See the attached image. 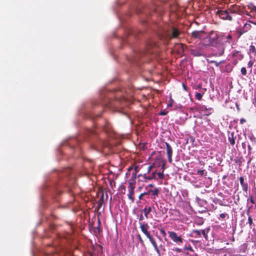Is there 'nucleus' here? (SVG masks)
Listing matches in <instances>:
<instances>
[{
    "instance_id": "nucleus-1",
    "label": "nucleus",
    "mask_w": 256,
    "mask_h": 256,
    "mask_svg": "<svg viewBox=\"0 0 256 256\" xmlns=\"http://www.w3.org/2000/svg\"><path fill=\"white\" fill-rule=\"evenodd\" d=\"M54 180H52V187L51 190H56L58 193L60 191L58 189V185L66 186L70 188L75 182L74 176L72 174L71 168H65L53 174Z\"/></svg>"
},
{
    "instance_id": "nucleus-2",
    "label": "nucleus",
    "mask_w": 256,
    "mask_h": 256,
    "mask_svg": "<svg viewBox=\"0 0 256 256\" xmlns=\"http://www.w3.org/2000/svg\"><path fill=\"white\" fill-rule=\"evenodd\" d=\"M124 102H126V98H124L114 100L106 98L102 102V105L104 106L111 109L112 110L126 114V111L122 110V106Z\"/></svg>"
},
{
    "instance_id": "nucleus-3",
    "label": "nucleus",
    "mask_w": 256,
    "mask_h": 256,
    "mask_svg": "<svg viewBox=\"0 0 256 256\" xmlns=\"http://www.w3.org/2000/svg\"><path fill=\"white\" fill-rule=\"evenodd\" d=\"M179 32L177 29L166 24L160 28L158 36L160 39L168 41L172 38H176Z\"/></svg>"
},
{
    "instance_id": "nucleus-4",
    "label": "nucleus",
    "mask_w": 256,
    "mask_h": 256,
    "mask_svg": "<svg viewBox=\"0 0 256 256\" xmlns=\"http://www.w3.org/2000/svg\"><path fill=\"white\" fill-rule=\"evenodd\" d=\"M151 48L156 49V44L152 41H149L147 42L146 48L144 50L138 52L136 53V56L134 58V60H137L139 56H142L148 54L152 53L154 50H151Z\"/></svg>"
},
{
    "instance_id": "nucleus-5",
    "label": "nucleus",
    "mask_w": 256,
    "mask_h": 256,
    "mask_svg": "<svg viewBox=\"0 0 256 256\" xmlns=\"http://www.w3.org/2000/svg\"><path fill=\"white\" fill-rule=\"evenodd\" d=\"M218 36L214 32H211L209 34H206L204 39V44L205 45H210L213 46H217Z\"/></svg>"
},
{
    "instance_id": "nucleus-6",
    "label": "nucleus",
    "mask_w": 256,
    "mask_h": 256,
    "mask_svg": "<svg viewBox=\"0 0 256 256\" xmlns=\"http://www.w3.org/2000/svg\"><path fill=\"white\" fill-rule=\"evenodd\" d=\"M92 148L100 151L102 148L110 150L112 148V144L106 140H98L96 143L92 145Z\"/></svg>"
},
{
    "instance_id": "nucleus-7",
    "label": "nucleus",
    "mask_w": 256,
    "mask_h": 256,
    "mask_svg": "<svg viewBox=\"0 0 256 256\" xmlns=\"http://www.w3.org/2000/svg\"><path fill=\"white\" fill-rule=\"evenodd\" d=\"M168 234L170 238L178 244H180L183 242V238H182L181 236H178L176 232L168 231Z\"/></svg>"
},
{
    "instance_id": "nucleus-8",
    "label": "nucleus",
    "mask_w": 256,
    "mask_h": 256,
    "mask_svg": "<svg viewBox=\"0 0 256 256\" xmlns=\"http://www.w3.org/2000/svg\"><path fill=\"white\" fill-rule=\"evenodd\" d=\"M156 176V172H152L151 174L149 176H147L146 174H139L138 176V178H139V180L142 182H147L148 180H152V179H155Z\"/></svg>"
},
{
    "instance_id": "nucleus-9",
    "label": "nucleus",
    "mask_w": 256,
    "mask_h": 256,
    "mask_svg": "<svg viewBox=\"0 0 256 256\" xmlns=\"http://www.w3.org/2000/svg\"><path fill=\"white\" fill-rule=\"evenodd\" d=\"M216 14L218 15L220 18L223 20H232V18L230 15L229 12L227 10H218L216 12Z\"/></svg>"
},
{
    "instance_id": "nucleus-10",
    "label": "nucleus",
    "mask_w": 256,
    "mask_h": 256,
    "mask_svg": "<svg viewBox=\"0 0 256 256\" xmlns=\"http://www.w3.org/2000/svg\"><path fill=\"white\" fill-rule=\"evenodd\" d=\"M251 28V25L248 23H246L244 26L240 28L238 32V37H240L242 34L247 32Z\"/></svg>"
},
{
    "instance_id": "nucleus-11",
    "label": "nucleus",
    "mask_w": 256,
    "mask_h": 256,
    "mask_svg": "<svg viewBox=\"0 0 256 256\" xmlns=\"http://www.w3.org/2000/svg\"><path fill=\"white\" fill-rule=\"evenodd\" d=\"M166 153L168 157V162L171 163L172 162V150L170 146L167 142L166 143Z\"/></svg>"
},
{
    "instance_id": "nucleus-12",
    "label": "nucleus",
    "mask_w": 256,
    "mask_h": 256,
    "mask_svg": "<svg viewBox=\"0 0 256 256\" xmlns=\"http://www.w3.org/2000/svg\"><path fill=\"white\" fill-rule=\"evenodd\" d=\"M192 36L196 38L204 39L205 34L203 31H195L192 32Z\"/></svg>"
},
{
    "instance_id": "nucleus-13",
    "label": "nucleus",
    "mask_w": 256,
    "mask_h": 256,
    "mask_svg": "<svg viewBox=\"0 0 256 256\" xmlns=\"http://www.w3.org/2000/svg\"><path fill=\"white\" fill-rule=\"evenodd\" d=\"M140 228L142 232L145 234L146 235L150 234V232H148V229L149 228V226L146 223H140Z\"/></svg>"
},
{
    "instance_id": "nucleus-14",
    "label": "nucleus",
    "mask_w": 256,
    "mask_h": 256,
    "mask_svg": "<svg viewBox=\"0 0 256 256\" xmlns=\"http://www.w3.org/2000/svg\"><path fill=\"white\" fill-rule=\"evenodd\" d=\"M192 54L196 56H202L204 55V52L200 48H196L192 50Z\"/></svg>"
},
{
    "instance_id": "nucleus-15",
    "label": "nucleus",
    "mask_w": 256,
    "mask_h": 256,
    "mask_svg": "<svg viewBox=\"0 0 256 256\" xmlns=\"http://www.w3.org/2000/svg\"><path fill=\"white\" fill-rule=\"evenodd\" d=\"M240 182L242 186V190L246 192L248 188L247 182H244V178L242 176L240 178Z\"/></svg>"
},
{
    "instance_id": "nucleus-16",
    "label": "nucleus",
    "mask_w": 256,
    "mask_h": 256,
    "mask_svg": "<svg viewBox=\"0 0 256 256\" xmlns=\"http://www.w3.org/2000/svg\"><path fill=\"white\" fill-rule=\"evenodd\" d=\"M236 138V136H234V132L230 133V134L228 135V142L231 145L234 146L235 144V139Z\"/></svg>"
},
{
    "instance_id": "nucleus-17",
    "label": "nucleus",
    "mask_w": 256,
    "mask_h": 256,
    "mask_svg": "<svg viewBox=\"0 0 256 256\" xmlns=\"http://www.w3.org/2000/svg\"><path fill=\"white\" fill-rule=\"evenodd\" d=\"M159 190L158 188H155L153 190H150L147 193V194H151L152 196V198H155L156 196H158Z\"/></svg>"
},
{
    "instance_id": "nucleus-18",
    "label": "nucleus",
    "mask_w": 256,
    "mask_h": 256,
    "mask_svg": "<svg viewBox=\"0 0 256 256\" xmlns=\"http://www.w3.org/2000/svg\"><path fill=\"white\" fill-rule=\"evenodd\" d=\"M224 48L223 46L220 45L218 48V51L216 52L214 55L216 56H221L224 52Z\"/></svg>"
},
{
    "instance_id": "nucleus-19",
    "label": "nucleus",
    "mask_w": 256,
    "mask_h": 256,
    "mask_svg": "<svg viewBox=\"0 0 256 256\" xmlns=\"http://www.w3.org/2000/svg\"><path fill=\"white\" fill-rule=\"evenodd\" d=\"M134 184V182H133L130 181L128 182V191H134L135 188Z\"/></svg>"
},
{
    "instance_id": "nucleus-20",
    "label": "nucleus",
    "mask_w": 256,
    "mask_h": 256,
    "mask_svg": "<svg viewBox=\"0 0 256 256\" xmlns=\"http://www.w3.org/2000/svg\"><path fill=\"white\" fill-rule=\"evenodd\" d=\"M110 126L109 124L107 123L104 126L103 129L104 130L106 134H110Z\"/></svg>"
},
{
    "instance_id": "nucleus-21",
    "label": "nucleus",
    "mask_w": 256,
    "mask_h": 256,
    "mask_svg": "<svg viewBox=\"0 0 256 256\" xmlns=\"http://www.w3.org/2000/svg\"><path fill=\"white\" fill-rule=\"evenodd\" d=\"M152 210V208L150 206L148 207V208H145L143 210V212H144V216L146 218H148V214L151 212Z\"/></svg>"
},
{
    "instance_id": "nucleus-22",
    "label": "nucleus",
    "mask_w": 256,
    "mask_h": 256,
    "mask_svg": "<svg viewBox=\"0 0 256 256\" xmlns=\"http://www.w3.org/2000/svg\"><path fill=\"white\" fill-rule=\"evenodd\" d=\"M210 228H206V229L202 230L201 235H202L204 237L206 238H208V233L209 232Z\"/></svg>"
},
{
    "instance_id": "nucleus-23",
    "label": "nucleus",
    "mask_w": 256,
    "mask_h": 256,
    "mask_svg": "<svg viewBox=\"0 0 256 256\" xmlns=\"http://www.w3.org/2000/svg\"><path fill=\"white\" fill-rule=\"evenodd\" d=\"M151 244H152V245L154 247V250H156V253L158 254V256H160V250L158 248V246H157V244H156L155 240L154 242H152Z\"/></svg>"
},
{
    "instance_id": "nucleus-24",
    "label": "nucleus",
    "mask_w": 256,
    "mask_h": 256,
    "mask_svg": "<svg viewBox=\"0 0 256 256\" xmlns=\"http://www.w3.org/2000/svg\"><path fill=\"white\" fill-rule=\"evenodd\" d=\"M134 194V191H128V198L130 200H131L132 202H134V198L132 196Z\"/></svg>"
},
{
    "instance_id": "nucleus-25",
    "label": "nucleus",
    "mask_w": 256,
    "mask_h": 256,
    "mask_svg": "<svg viewBox=\"0 0 256 256\" xmlns=\"http://www.w3.org/2000/svg\"><path fill=\"white\" fill-rule=\"evenodd\" d=\"M96 134V130L93 129H88L86 131L87 134Z\"/></svg>"
},
{
    "instance_id": "nucleus-26",
    "label": "nucleus",
    "mask_w": 256,
    "mask_h": 256,
    "mask_svg": "<svg viewBox=\"0 0 256 256\" xmlns=\"http://www.w3.org/2000/svg\"><path fill=\"white\" fill-rule=\"evenodd\" d=\"M201 232L202 230H194L192 232L193 234H196V237H200L201 236Z\"/></svg>"
},
{
    "instance_id": "nucleus-27",
    "label": "nucleus",
    "mask_w": 256,
    "mask_h": 256,
    "mask_svg": "<svg viewBox=\"0 0 256 256\" xmlns=\"http://www.w3.org/2000/svg\"><path fill=\"white\" fill-rule=\"evenodd\" d=\"M224 38L226 40V42H230L231 40H232V37L230 34H227L226 36H224Z\"/></svg>"
},
{
    "instance_id": "nucleus-28",
    "label": "nucleus",
    "mask_w": 256,
    "mask_h": 256,
    "mask_svg": "<svg viewBox=\"0 0 256 256\" xmlns=\"http://www.w3.org/2000/svg\"><path fill=\"white\" fill-rule=\"evenodd\" d=\"M250 52L252 53L256 54V48L255 46L253 45H251L250 47Z\"/></svg>"
},
{
    "instance_id": "nucleus-29",
    "label": "nucleus",
    "mask_w": 256,
    "mask_h": 256,
    "mask_svg": "<svg viewBox=\"0 0 256 256\" xmlns=\"http://www.w3.org/2000/svg\"><path fill=\"white\" fill-rule=\"evenodd\" d=\"M241 73L242 75L244 76H246V74H247V72H246V68H244V67H242V68H241Z\"/></svg>"
},
{
    "instance_id": "nucleus-30",
    "label": "nucleus",
    "mask_w": 256,
    "mask_h": 256,
    "mask_svg": "<svg viewBox=\"0 0 256 256\" xmlns=\"http://www.w3.org/2000/svg\"><path fill=\"white\" fill-rule=\"evenodd\" d=\"M146 237L149 239L150 241L152 243V242L154 240V238L152 237V236L150 234V233L146 235Z\"/></svg>"
},
{
    "instance_id": "nucleus-31",
    "label": "nucleus",
    "mask_w": 256,
    "mask_h": 256,
    "mask_svg": "<svg viewBox=\"0 0 256 256\" xmlns=\"http://www.w3.org/2000/svg\"><path fill=\"white\" fill-rule=\"evenodd\" d=\"M146 237L149 239L150 241L152 243V242L154 240V238L152 237V236L150 234V233L146 235Z\"/></svg>"
},
{
    "instance_id": "nucleus-32",
    "label": "nucleus",
    "mask_w": 256,
    "mask_h": 256,
    "mask_svg": "<svg viewBox=\"0 0 256 256\" xmlns=\"http://www.w3.org/2000/svg\"><path fill=\"white\" fill-rule=\"evenodd\" d=\"M248 223L250 225V228H251V226L252 224V219L251 216H249L248 218Z\"/></svg>"
},
{
    "instance_id": "nucleus-33",
    "label": "nucleus",
    "mask_w": 256,
    "mask_h": 256,
    "mask_svg": "<svg viewBox=\"0 0 256 256\" xmlns=\"http://www.w3.org/2000/svg\"><path fill=\"white\" fill-rule=\"evenodd\" d=\"M202 98V94L200 93H196V98L198 100H200Z\"/></svg>"
},
{
    "instance_id": "nucleus-34",
    "label": "nucleus",
    "mask_w": 256,
    "mask_h": 256,
    "mask_svg": "<svg viewBox=\"0 0 256 256\" xmlns=\"http://www.w3.org/2000/svg\"><path fill=\"white\" fill-rule=\"evenodd\" d=\"M156 174L158 175V178L160 179H162L164 178V174L162 172H158L157 174L156 173Z\"/></svg>"
},
{
    "instance_id": "nucleus-35",
    "label": "nucleus",
    "mask_w": 256,
    "mask_h": 256,
    "mask_svg": "<svg viewBox=\"0 0 256 256\" xmlns=\"http://www.w3.org/2000/svg\"><path fill=\"white\" fill-rule=\"evenodd\" d=\"M210 62L214 64L215 66H218L219 64L222 63V62H218L214 60H211Z\"/></svg>"
},
{
    "instance_id": "nucleus-36",
    "label": "nucleus",
    "mask_w": 256,
    "mask_h": 256,
    "mask_svg": "<svg viewBox=\"0 0 256 256\" xmlns=\"http://www.w3.org/2000/svg\"><path fill=\"white\" fill-rule=\"evenodd\" d=\"M167 114H168V112L165 110H162V112H160V113L159 114L160 116H166Z\"/></svg>"
},
{
    "instance_id": "nucleus-37",
    "label": "nucleus",
    "mask_w": 256,
    "mask_h": 256,
    "mask_svg": "<svg viewBox=\"0 0 256 256\" xmlns=\"http://www.w3.org/2000/svg\"><path fill=\"white\" fill-rule=\"evenodd\" d=\"M226 216V214L223 213L220 214V218L224 219Z\"/></svg>"
},
{
    "instance_id": "nucleus-38",
    "label": "nucleus",
    "mask_w": 256,
    "mask_h": 256,
    "mask_svg": "<svg viewBox=\"0 0 256 256\" xmlns=\"http://www.w3.org/2000/svg\"><path fill=\"white\" fill-rule=\"evenodd\" d=\"M254 62L252 60H250L248 64V68H251Z\"/></svg>"
},
{
    "instance_id": "nucleus-39",
    "label": "nucleus",
    "mask_w": 256,
    "mask_h": 256,
    "mask_svg": "<svg viewBox=\"0 0 256 256\" xmlns=\"http://www.w3.org/2000/svg\"><path fill=\"white\" fill-rule=\"evenodd\" d=\"M250 200L252 204H254L256 203V202L252 196H250Z\"/></svg>"
},
{
    "instance_id": "nucleus-40",
    "label": "nucleus",
    "mask_w": 256,
    "mask_h": 256,
    "mask_svg": "<svg viewBox=\"0 0 256 256\" xmlns=\"http://www.w3.org/2000/svg\"><path fill=\"white\" fill-rule=\"evenodd\" d=\"M197 174L202 176L204 174V170H198L197 172Z\"/></svg>"
},
{
    "instance_id": "nucleus-41",
    "label": "nucleus",
    "mask_w": 256,
    "mask_h": 256,
    "mask_svg": "<svg viewBox=\"0 0 256 256\" xmlns=\"http://www.w3.org/2000/svg\"><path fill=\"white\" fill-rule=\"evenodd\" d=\"M160 232L161 234L163 235V236H165L166 235V232L163 229H161L160 230Z\"/></svg>"
},
{
    "instance_id": "nucleus-42",
    "label": "nucleus",
    "mask_w": 256,
    "mask_h": 256,
    "mask_svg": "<svg viewBox=\"0 0 256 256\" xmlns=\"http://www.w3.org/2000/svg\"><path fill=\"white\" fill-rule=\"evenodd\" d=\"M153 168V166H150L148 168V170H147V172L148 173H149L151 170H152V168Z\"/></svg>"
},
{
    "instance_id": "nucleus-43",
    "label": "nucleus",
    "mask_w": 256,
    "mask_h": 256,
    "mask_svg": "<svg viewBox=\"0 0 256 256\" xmlns=\"http://www.w3.org/2000/svg\"><path fill=\"white\" fill-rule=\"evenodd\" d=\"M145 194H147V193L146 192H144V193H142L141 194L140 196H139V198L140 200L142 199V196L145 195Z\"/></svg>"
},
{
    "instance_id": "nucleus-44",
    "label": "nucleus",
    "mask_w": 256,
    "mask_h": 256,
    "mask_svg": "<svg viewBox=\"0 0 256 256\" xmlns=\"http://www.w3.org/2000/svg\"><path fill=\"white\" fill-rule=\"evenodd\" d=\"M136 171L134 172H133L132 174V177L133 178H136Z\"/></svg>"
},
{
    "instance_id": "nucleus-45",
    "label": "nucleus",
    "mask_w": 256,
    "mask_h": 256,
    "mask_svg": "<svg viewBox=\"0 0 256 256\" xmlns=\"http://www.w3.org/2000/svg\"><path fill=\"white\" fill-rule=\"evenodd\" d=\"M248 156H249L250 154L251 153V146L250 145L248 146Z\"/></svg>"
},
{
    "instance_id": "nucleus-46",
    "label": "nucleus",
    "mask_w": 256,
    "mask_h": 256,
    "mask_svg": "<svg viewBox=\"0 0 256 256\" xmlns=\"http://www.w3.org/2000/svg\"><path fill=\"white\" fill-rule=\"evenodd\" d=\"M174 250L178 252H182V250L180 248H176Z\"/></svg>"
},
{
    "instance_id": "nucleus-47",
    "label": "nucleus",
    "mask_w": 256,
    "mask_h": 256,
    "mask_svg": "<svg viewBox=\"0 0 256 256\" xmlns=\"http://www.w3.org/2000/svg\"><path fill=\"white\" fill-rule=\"evenodd\" d=\"M200 108H201L202 110H208L205 106H201Z\"/></svg>"
},
{
    "instance_id": "nucleus-48",
    "label": "nucleus",
    "mask_w": 256,
    "mask_h": 256,
    "mask_svg": "<svg viewBox=\"0 0 256 256\" xmlns=\"http://www.w3.org/2000/svg\"><path fill=\"white\" fill-rule=\"evenodd\" d=\"M144 220L143 216L142 214H141V215L140 216V217L139 218V220L141 221V220Z\"/></svg>"
},
{
    "instance_id": "nucleus-49",
    "label": "nucleus",
    "mask_w": 256,
    "mask_h": 256,
    "mask_svg": "<svg viewBox=\"0 0 256 256\" xmlns=\"http://www.w3.org/2000/svg\"><path fill=\"white\" fill-rule=\"evenodd\" d=\"M138 239H139V240L140 242V243H142V244L143 243V240L142 239V238H141L140 236H138Z\"/></svg>"
},
{
    "instance_id": "nucleus-50",
    "label": "nucleus",
    "mask_w": 256,
    "mask_h": 256,
    "mask_svg": "<svg viewBox=\"0 0 256 256\" xmlns=\"http://www.w3.org/2000/svg\"><path fill=\"white\" fill-rule=\"evenodd\" d=\"M245 122V120L244 119H241L240 120V123L242 124L243 122Z\"/></svg>"
},
{
    "instance_id": "nucleus-51",
    "label": "nucleus",
    "mask_w": 256,
    "mask_h": 256,
    "mask_svg": "<svg viewBox=\"0 0 256 256\" xmlns=\"http://www.w3.org/2000/svg\"><path fill=\"white\" fill-rule=\"evenodd\" d=\"M242 148H245V147H246V144H244V143H242Z\"/></svg>"
},
{
    "instance_id": "nucleus-52",
    "label": "nucleus",
    "mask_w": 256,
    "mask_h": 256,
    "mask_svg": "<svg viewBox=\"0 0 256 256\" xmlns=\"http://www.w3.org/2000/svg\"><path fill=\"white\" fill-rule=\"evenodd\" d=\"M153 186H154V185L152 184H150L148 185V186H150V187H153Z\"/></svg>"
},
{
    "instance_id": "nucleus-53",
    "label": "nucleus",
    "mask_w": 256,
    "mask_h": 256,
    "mask_svg": "<svg viewBox=\"0 0 256 256\" xmlns=\"http://www.w3.org/2000/svg\"><path fill=\"white\" fill-rule=\"evenodd\" d=\"M251 160H252V158H250L249 160H248V163L250 162L251 161Z\"/></svg>"
},
{
    "instance_id": "nucleus-54",
    "label": "nucleus",
    "mask_w": 256,
    "mask_h": 256,
    "mask_svg": "<svg viewBox=\"0 0 256 256\" xmlns=\"http://www.w3.org/2000/svg\"><path fill=\"white\" fill-rule=\"evenodd\" d=\"M169 106H172V105L171 104H169Z\"/></svg>"
}]
</instances>
